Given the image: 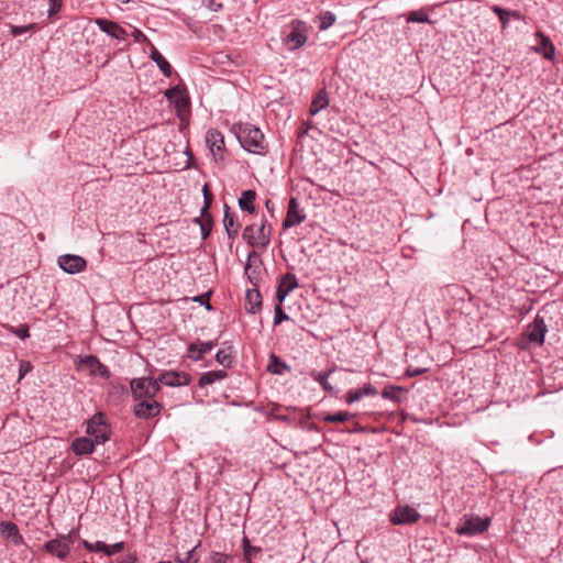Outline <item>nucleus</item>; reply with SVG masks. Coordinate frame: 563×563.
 <instances>
[{
	"label": "nucleus",
	"instance_id": "obj_1",
	"mask_svg": "<svg viewBox=\"0 0 563 563\" xmlns=\"http://www.w3.org/2000/svg\"><path fill=\"white\" fill-rule=\"evenodd\" d=\"M236 135L243 148L250 153L263 154L266 145L262 131L250 124L240 123L236 125Z\"/></svg>",
	"mask_w": 563,
	"mask_h": 563
},
{
	"label": "nucleus",
	"instance_id": "obj_2",
	"mask_svg": "<svg viewBox=\"0 0 563 563\" xmlns=\"http://www.w3.org/2000/svg\"><path fill=\"white\" fill-rule=\"evenodd\" d=\"M243 240L253 247L265 249L271 243V229L267 220L263 219L260 225H246L242 233Z\"/></svg>",
	"mask_w": 563,
	"mask_h": 563
},
{
	"label": "nucleus",
	"instance_id": "obj_3",
	"mask_svg": "<svg viewBox=\"0 0 563 563\" xmlns=\"http://www.w3.org/2000/svg\"><path fill=\"white\" fill-rule=\"evenodd\" d=\"M490 526V518L484 519L474 515H464L455 528V532L460 536L482 534Z\"/></svg>",
	"mask_w": 563,
	"mask_h": 563
},
{
	"label": "nucleus",
	"instance_id": "obj_4",
	"mask_svg": "<svg viewBox=\"0 0 563 563\" xmlns=\"http://www.w3.org/2000/svg\"><path fill=\"white\" fill-rule=\"evenodd\" d=\"M130 386L134 398L140 400H154L161 389L158 380L152 377L134 378Z\"/></svg>",
	"mask_w": 563,
	"mask_h": 563
},
{
	"label": "nucleus",
	"instance_id": "obj_5",
	"mask_svg": "<svg viewBox=\"0 0 563 563\" xmlns=\"http://www.w3.org/2000/svg\"><path fill=\"white\" fill-rule=\"evenodd\" d=\"M86 432L97 444H103L110 438V427L103 412L95 413L87 422Z\"/></svg>",
	"mask_w": 563,
	"mask_h": 563
},
{
	"label": "nucleus",
	"instance_id": "obj_6",
	"mask_svg": "<svg viewBox=\"0 0 563 563\" xmlns=\"http://www.w3.org/2000/svg\"><path fill=\"white\" fill-rule=\"evenodd\" d=\"M290 26L291 32L285 37V43L290 49H297L306 44L308 27L301 20H292Z\"/></svg>",
	"mask_w": 563,
	"mask_h": 563
},
{
	"label": "nucleus",
	"instance_id": "obj_7",
	"mask_svg": "<svg viewBox=\"0 0 563 563\" xmlns=\"http://www.w3.org/2000/svg\"><path fill=\"white\" fill-rule=\"evenodd\" d=\"M419 519L420 514L410 506H398L390 515V521L394 525H411L417 522Z\"/></svg>",
	"mask_w": 563,
	"mask_h": 563
},
{
	"label": "nucleus",
	"instance_id": "obj_8",
	"mask_svg": "<svg viewBox=\"0 0 563 563\" xmlns=\"http://www.w3.org/2000/svg\"><path fill=\"white\" fill-rule=\"evenodd\" d=\"M58 266L68 274H77L82 272L87 266V261L74 254L60 255L57 260Z\"/></svg>",
	"mask_w": 563,
	"mask_h": 563
},
{
	"label": "nucleus",
	"instance_id": "obj_9",
	"mask_svg": "<svg viewBox=\"0 0 563 563\" xmlns=\"http://www.w3.org/2000/svg\"><path fill=\"white\" fill-rule=\"evenodd\" d=\"M70 543H71L70 536H67V537L63 536L60 538H56V539H52V540L47 541L44 544V549L48 553L56 555L58 559L63 560L69 553Z\"/></svg>",
	"mask_w": 563,
	"mask_h": 563
},
{
	"label": "nucleus",
	"instance_id": "obj_10",
	"mask_svg": "<svg viewBox=\"0 0 563 563\" xmlns=\"http://www.w3.org/2000/svg\"><path fill=\"white\" fill-rule=\"evenodd\" d=\"M157 380L158 384L179 387L189 385L191 377L186 372L165 371L158 376Z\"/></svg>",
	"mask_w": 563,
	"mask_h": 563
},
{
	"label": "nucleus",
	"instance_id": "obj_11",
	"mask_svg": "<svg viewBox=\"0 0 563 563\" xmlns=\"http://www.w3.org/2000/svg\"><path fill=\"white\" fill-rule=\"evenodd\" d=\"M306 219V214L302 212V210L299 207V202L296 198H290L287 216L285 220L283 221V228L289 229L291 227H295L297 224H300Z\"/></svg>",
	"mask_w": 563,
	"mask_h": 563
},
{
	"label": "nucleus",
	"instance_id": "obj_12",
	"mask_svg": "<svg viewBox=\"0 0 563 563\" xmlns=\"http://www.w3.org/2000/svg\"><path fill=\"white\" fill-rule=\"evenodd\" d=\"M162 405L156 400H141L133 409L134 415L141 419H150L159 415Z\"/></svg>",
	"mask_w": 563,
	"mask_h": 563
},
{
	"label": "nucleus",
	"instance_id": "obj_13",
	"mask_svg": "<svg viewBox=\"0 0 563 563\" xmlns=\"http://www.w3.org/2000/svg\"><path fill=\"white\" fill-rule=\"evenodd\" d=\"M206 142L214 159H222L224 152V137L222 133L217 130H209L206 135Z\"/></svg>",
	"mask_w": 563,
	"mask_h": 563
},
{
	"label": "nucleus",
	"instance_id": "obj_14",
	"mask_svg": "<svg viewBox=\"0 0 563 563\" xmlns=\"http://www.w3.org/2000/svg\"><path fill=\"white\" fill-rule=\"evenodd\" d=\"M95 23L99 26V29L102 32L107 33L108 35H110L113 38L125 40L128 36V32L125 31V29H123L121 25H119L114 21L102 19V18H97L95 20Z\"/></svg>",
	"mask_w": 563,
	"mask_h": 563
},
{
	"label": "nucleus",
	"instance_id": "obj_15",
	"mask_svg": "<svg viewBox=\"0 0 563 563\" xmlns=\"http://www.w3.org/2000/svg\"><path fill=\"white\" fill-rule=\"evenodd\" d=\"M545 324L543 319L537 317L527 328L525 331L526 338L537 344H542L544 340V333H545Z\"/></svg>",
	"mask_w": 563,
	"mask_h": 563
},
{
	"label": "nucleus",
	"instance_id": "obj_16",
	"mask_svg": "<svg viewBox=\"0 0 563 563\" xmlns=\"http://www.w3.org/2000/svg\"><path fill=\"white\" fill-rule=\"evenodd\" d=\"M80 365L86 368L90 375H99L103 378L110 376L109 369L95 355H87L80 360Z\"/></svg>",
	"mask_w": 563,
	"mask_h": 563
},
{
	"label": "nucleus",
	"instance_id": "obj_17",
	"mask_svg": "<svg viewBox=\"0 0 563 563\" xmlns=\"http://www.w3.org/2000/svg\"><path fill=\"white\" fill-rule=\"evenodd\" d=\"M165 97L168 101L173 102L178 111H187L189 108V100L185 96L184 90L179 86L172 87L165 91Z\"/></svg>",
	"mask_w": 563,
	"mask_h": 563
},
{
	"label": "nucleus",
	"instance_id": "obj_18",
	"mask_svg": "<svg viewBox=\"0 0 563 563\" xmlns=\"http://www.w3.org/2000/svg\"><path fill=\"white\" fill-rule=\"evenodd\" d=\"M298 287L297 278L294 274L287 273L283 276L277 290H276V299L279 303H282L288 294Z\"/></svg>",
	"mask_w": 563,
	"mask_h": 563
},
{
	"label": "nucleus",
	"instance_id": "obj_19",
	"mask_svg": "<svg viewBox=\"0 0 563 563\" xmlns=\"http://www.w3.org/2000/svg\"><path fill=\"white\" fill-rule=\"evenodd\" d=\"M214 346L212 341L208 342H195L188 346V357L194 361L202 360L203 355L210 352Z\"/></svg>",
	"mask_w": 563,
	"mask_h": 563
},
{
	"label": "nucleus",
	"instance_id": "obj_20",
	"mask_svg": "<svg viewBox=\"0 0 563 563\" xmlns=\"http://www.w3.org/2000/svg\"><path fill=\"white\" fill-rule=\"evenodd\" d=\"M95 440L92 438H77L71 443V450L76 455L90 454L95 450Z\"/></svg>",
	"mask_w": 563,
	"mask_h": 563
},
{
	"label": "nucleus",
	"instance_id": "obj_21",
	"mask_svg": "<svg viewBox=\"0 0 563 563\" xmlns=\"http://www.w3.org/2000/svg\"><path fill=\"white\" fill-rule=\"evenodd\" d=\"M223 225L229 239L233 240L238 236L240 224L235 220V216L230 213L228 205L224 206Z\"/></svg>",
	"mask_w": 563,
	"mask_h": 563
},
{
	"label": "nucleus",
	"instance_id": "obj_22",
	"mask_svg": "<svg viewBox=\"0 0 563 563\" xmlns=\"http://www.w3.org/2000/svg\"><path fill=\"white\" fill-rule=\"evenodd\" d=\"M376 394V388L371 384H366L361 389L349 390L345 395V400L347 404H353L355 401H358L363 396H375Z\"/></svg>",
	"mask_w": 563,
	"mask_h": 563
},
{
	"label": "nucleus",
	"instance_id": "obj_23",
	"mask_svg": "<svg viewBox=\"0 0 563 563\" xmlns=\"http://www.w3.org/2000/svg\"><path fill=\"white\" fill-rule=\"evenodd\" d=\"M246 310L250 313H256L262 306V296L257 289H247L245 295Z\"/></svg>",
	"mask_w": 563,
	"mask_h": 563
},
{
	"label": "nucleus",
	"instance_id": "obj_24",
	"mask_svg": "<svg viewBox=\"0 0 563 563\" xmlns=\"http://www.w3.org/2000/svg\"><path fill=\"white\" fill-rule=\"evenodd\" d=\"M151 59L156 63L157 67L161 69L165 77H169L172 75L170 64L164 58V56L153 44H151Z\"/></svg>",
	"mask_w": 563,
	"mask_h": 563
},
{
	"label": "nucleus",
	"instance_id": "obj_25",
	"mask_svg": "<svg viewBox=\"0 0 563 563\" xmlns=\"http://www.w3.org/2000/svg\"><path fill=\"white\" fill-rule=\"evenodd\" d=\"M256 198V192L252 189H247V190H244L241 195V197L239 198V207L242 209V210H245L247 211L249 213H254L255 212V206H254V200Z\"/></svg>",
	"mask_w": 563,
	"mask_h": 563
},
{
	"label": "nucleus",
	"instance_id": "obj_26",
	"mask_svg": "<svg viewBox=\"0 0 563 563\" xmlns=\"http://www.w3.org/2000/svg\"><path fill=\"white\" fill-rule=\"evenodd\" d=\"M227 377V373L224 371H210L203 373L198 382V385L203 388L208 385L213 384L214 382L221 380Z\"/></svg>",
	"mask_w": 563,
	"mask_h": 563
},
{
	"label": "nucleus",
	"instance_id": "obj_27",
	"mask_svg": "<svg viewBox=\"0 0 563 563\" xmlns=\"http://www.w3.org/2000/svg\"><path fill=\"white\" fill-rule=\"evenodd\" d=\"M405 391V389L400 386H393L388 385L386 386L382 391V397L384 399H389L395 402H401V394Z\"/></svg>",
	"mask_w": 563,
	"mask_h": 563
},
{
	"label": "nucleus",
	"instance_id": "obj_28",
	"mask_svg": "<svg viewBox=\"0 0 563 563\" xmlns=\"http://www.w3.org/2000/svg\"><path fill=\"white\" fill-rule=\"evenodd\" d=\"M328 104H329V100L327 98V93H325V91L322 90L312 100L310 110H309L310 114L316 115L320 110L328 107Z\"/></svg>",
	"mask_w": 563,
	"mask_h": 563
},
{
	"label": "nucleus",
	"instance_id": "obj_29",
	"mask_svg": "<svg viewBox=\"0 0 563 563\" xmlns=\"http://www.w3.org/2000/svg\"><path fill=\"white\" fill-rule=\"evenodd\" d=\"M288 365L280 361L275 354H271L269 364L267 365V371L272 374L280 375L284 371H288Z\"/></svg>",
	"mask_w": 563,
	"mask_h": 563
},
{
	"label": "nucleus",
	"instance_id": "obj_30",
	"mask_svg": "<svg viewBox=\"0 0 563 563\" xmlns=\"http://www.w3.org/2000/svg\"><path fill=\"white\" fill-rule=\"evenodd\" d=\"M201 229V234L203 239H207L210 235L212 229V217L210 213H202L201 217L195 220Z\"/></svg>",
	"mask_w": 563,
	"mask_h": 563
},
{
	"label": "nucleus",
	"instance_id": "obj_31",
	"mask_svg": "<svg viewBox=\"0 0 563 563\" xmlns=\"http://www.w3.org/2000/svg\"><path fill=\"white\" fill-rule=\"evenodd\" d=\"M445 292L453 298L465 300L470 297V291L460 285H449L445 287Z\"/></svg>",
	"mask_w": 563,
	"mask_h": 563
},
{
	"label": "nucleus",
	"instance_id": "obj_32",
	"mask_svg": "<svg viewBox=\"0 0 563 563\" xmlns=\"http://www.w3.org/2000/svg\"><path fill=\"white\" fill-rule=\"evenodd\" d=\"M318 19L320 21L319 30L325 31L332 26L336 20L335 15L331 11H322Z\"/></svg>",
	"mask_w": 563,
	"mask_h": 563
},
{
	"label": "nucleus",
	"instance_id": "obj_33",
	"mask_svg": "<svg viewBox=\"0 0 563 563\" xmlns=\"http://www.w3.org/2000/svg\"><path fill=\"white\" fill-rule=\"evenodd\" d=\"M352 417H353V415H351L347 411H340V412L325 415L323 417V421H325V422H345V421L350 420Z\"/></svg>",
	"mask_w": 563,
	"mask_h": 563
},
{
	"label": "nucleus",
	"instance_id": "obj_34",
	"mask_svg": "<svg viewBox=\"0 0 563 563\" xmlns=\"http://www.w3.org/2000/svg\"><path fill=\"white\" fill-rule=\"evenodd\" d=\"M537 36L540 37V44L543 46V56L548 59H552L554 56L553 45L550 43L549 38L540 32L537 33Z\"/></svg>",
	"mask_w": 563,
	"mask_h": 563
},
{
	"label": "nucleus",
	"instance_id": "obj_35",
	"mask_svg": "<svg viewBox=\"0 0 563 563\" xmlns=\"http://www.w3.org/2000/svg\"><path fill=\"white\" fill-rule=\"evenodd\" d=\"M1 531L5 534L7 538H20L19 529L12 521L1 522Z\"/></svg>",
	"mask_w": 563,
	"mask_h": 563
},
{
	"label": "nucleus",
	"instance_id": "obj_36",
	"mask_svg": "<svg viewBox=\"0 0 563 563\" xmlns=\"http://www.w3.org/2000/svg\"><path fill=\"white\" fill-rule=\"evenodd\" d=\"M36 30H37L36 23H30V24L23 25V26L10 25V33L14 37L20 36L26 32L36 31Z\"/></svg>",
	"mask_w": 563,
	"mask_h": 563
},
{
	"label": "nucleus",
	"instance_id": "obj_37",
	"mask_svg": "<svg viewBox=\"0 0 563 563\" xmlns=\"http://www.w3.org/2000/svg\"><path fill=\"white\" fill-rule=\"evenodd\" d=\"M492 10L498 15L503 29H505L510 20V11H507L498 5L492 7Z\"/></svg>",
	"mask_w": 563,
	"mask_h": 563
},
{
	"label": "nucleus",
	"instance_id": "obj_38",
	"mask_svg": "<svg viewBox=\"0 0 563 563\" xmlns=\"http://www.w3.org/2000/svg\"><path fill=\"white\" fill-rule=\"evenodd\" d=\"M216 361L223 366H230L232 363L231 352L219 350L216 354Z\"/></svg>",
	"mask_w": 563,
	"mask_h": 563
},
{
	"label": "nucleus",
	"instance_id": "obj_39",
	"mask_svg": "<svg viewBox=\"0 0 563 563\" xmlns=\"http://www.w3.org/2000/svg\"><path fill=\"white\" fill-rule=\"evenodd\" d=\"M333 373V369H329L327 372H321V373H318L317 375L313 376L314 380H317L318 383H320V385L325 389V390H331L332 387L330 386V384L328 383V377Z\"/></svg>",
	"mask_w": 563,
	"mask_h": 563
},
{
	"label": "nucleus",
	"instance_id": "obj_40",
	"mask_svg": "<svg viewBox=\"0 0 563 563\" xmlns=\"http://www.w3.org/2000/svg\"><path fill=\"white\" fill-rule=\"evenodd\" d=\"M407 22H419V23H427L430 22L429 15L426 14L422 11H412L409 13L407 18Z\"/></svg>",
	"mask_w": 563,
	"mask_h": 563
},
{
	"label": "nucleus",
	"instance_id": "obj_41",
	"mask_svg": "<svg viewBox=\"0 0 563 563\" xmlns=\"http://www.w3.org/2000/svg\"><path fill=\"white\" fill-rule=\"evenodd\" d=\"M84 547L88 550V551H91V552H103L106 551L107 549V544L102 541H97L95 544L88 542V541H84Z\"/></svg>",
	"mask_w": 563,
	"mask_h": 563
},
{
	"label": "nucleus",
	"instance_id": "obj_42",
	"mask_svg": "<svg viewBox=\"0 0 563 563\" xmlns=\"http://www.w3.org/2000/svg\"><path fill=\"white\" fill-rule=\"evenodd\" d=\"M274 312H275V316H274V324L275 325L289 319L288 314L282 309L280 305L275 306Z\"/></svg>",
	"mask_w": 563,
	"mask_h": 563
},
{
	"label": "nucleus",
	"instance_id": "obj_43",
	"mask_svg": "<svg viewBox=\"0 0 563 563\" xmlns=\"http://www.w3.org/2000/svg\"><path fill=\"white\" fill-rule=\"evenodd\" d=\"M202 191H203V198H205L203 202L205 203H203V207L201 209V212L202 213H209L208 209L210 208L211 202H212V194L209 191L207 185H205Z\"/></svg>",
	"mask_w": 563,
	"mask_h": 563
},
{
	"label": "nucleus",
	"instance_id": "obj_44",
	"mask_svg": "<svg viewBox=\"0 0 563 563\" xmlns=\"http://www.w3.org/2000/svg\"><path fill=\"white\" fill-rule=\"evenodd\" d=\"M124 548V542H118V543H114L112 545H108L107 544V549L104 551V554L108 555V556H111L115 553H119L123 550Z\"/></svg>",
	"mask_w": 563,
	"mask_h": 563
},
{
	"label": "nucleus",
	"instance_id": "obj_45",
	"mask_svg": "<svg viewBox=\"0 0 563 563\" xmlns=\"http://www.w3.org/2000/svg\"><path fill=\"white\" fill-rule=\"evenodd\" d=\"M243 549H244V555H245L246 560H249V561L252 558V552H258L260 551L258 548L251 547L250 540L246 537L243 539Z\"/></svg>",
	"mask_w": 563,
	"mask_h": 563
},
{
	"label": "nucleus",
	"instance_id": "obj_46",
	"mask_svg": "<svg viewBox=\"0 0 563 563\" xmlns=\"http://www.w3.org/2000/svg\"><path fill=\"white\" fill-rule=\"evenodd\" d=\"M12 332L22 340L30 336L29 327L25 324H21L18 328H12Z\"/></svg>",
	"mask_w": 563,
	"mask_h": 563
},
{
	"label": "nucleus",
	"instance_id": "obj_47",
	"mask_svg": "<svg viewBox=\"0 0 563 563\" xmlns=\"http://www.w3.org/2000/svg\"><path fill=\"white\" fill-rule=\"evenodd\" d=\"M33 366L27 361H21L19 365V379H22L27 373L32 371Z\"/></svg>",
	"mask_w": 563,
	"mask_h": 563
},
{
	"label": "nucleus",
	"instance_id": "obj_48",
	"mask_svg": "<svg viewBox=\"0 0 563 563\" xmlns=\"http://www.w3.org/2000/svg\"><path fill=\"white\" fill-rule=\"evenodd\" d=\"M210 292L197 296L194 298V301L199 302L200 305L205 306L207 310H211L212 307L209 302Z\"/></svg>",
	"mask_w": 563,
	"mask_h": 563
},
{
	"label": "nucleus",
	"instance_id": "obj_49",
	"mask_svg": "<svg viewBox=\"0 0 563 563\" xmlns=\"http://www.w3.org/2000/svg\"><path fill=\"white\" fill-rule=\"evenodd\" d=\"M427 371H428V368H426V367L408 366V368L406 369V375L408 377H415V376H419L421 374H424Z\"/></svg>",
	"mask_w": 563,
	"mask_h": 563
},
{
	"label": "nucleus",
	"instance_id": "obj_50",
	"mask_svg": "<svg viewBox=\"0 0 563 563\" xmlns=\"http://www.w3.org/2000/svg\"><path fill=\"white\" fill-rule=\"evenodd\" d=\"M196 549H197V547H195L194 549L189 550L186 553V558L184 559L185 563H198L199 562V559L196 556Z\"/></svg>",
	"mask_w": 563,
	"mask_h": 563
},
{
	"label": "nucleus",
	"instance_id": "obj_51",
	"mask_svg": "<svg viewBox=\"0 0 563 563\" xmlns=\"http://www.w3.org/2000/svg\"><path fill=\"white\" fill-rule=\"evenodd\" d=\"M210 563H227V555L214 552L209 558Z\"/></svg>",
	"mask_w": 563,
	"mask_h": 563
},
{
	"label": "nucleus",
	"instance_id": "obj_52",
	"mask_svg": "<svg viewBox=\"0 0 563 563\" xmlns=\"http://www.w3.org/2000/svg\"><path fill=\"white\" fill-rule=\"evenodd\" d=\"M547 563H562L561 552L553 550L547 558Z\"/></svg>",
	"mask_w": 563,
	"mask_h": 563
},
{
	"label": "nucleus",
	"instance_id": "obj_53",
	"mask_svg": "<svg viewBox=\"0 0 563 563\" xmlns=\"http://www.w3.org/2000/svg\"><path fill=\"white\" fill-rule=\"evenodd\" d=\"M131 35L134 37V40H135L136 42H141V41H143V42H148V44H150V45L152 44V43L148 41V38L146 37V35H145L141 30H139V29H135V30L132 32V34H131Z\"/></svg>",
	"mask_w": 563,
	"mask_h": 563
},
{
	"label": "nucleus",
	"instance_id": "obj_54",
	"mask_svg": "<svg viewBox=\"0 0 563 563\" xmlns=\"http://www.w3.org/2000/svg\"><path fill=\"white\" fill-rule=\"evenodd\" d=\"M206 5L208 9H210L211 11H214V12L222 9V3H219L216 0H207Z\"/></svg>",
	"mask_w": 563,
	"mask_h": 563
},
{
	"label": "nucleus",
	"instance_id": "obj_55",
	"mask_svg": "<svg viewBox=\"0 0 563 563\" xmlns=\"http://www.w3.org/2000/svg\"><path fill=\"white\" fill-rule=\"evenodd\" d=\"M49 1H51V9L48 11V14L53 15L54 13H56L59 10L62 0H49Z\"/></svg>",
	"mask_w": 563,
	"mask_h": 563
},
{
	"label": "nucleus",
	"instance_id": "obj_56",
	"mask_svg": "<svg viewBox=\"0 0 563 563\" xmlns=\"http://www.w3.org/2000/svg\"><path fill=\"white\" fill-rule=\"evenodd\" d=\"M265 207H266L267 211L271 212V214H273L274 209H273V203L271 200L265 201Z\"/></svg>",
	"mask_w": 563,
	"mask_h": 563
},
{
	"label": "nucleus",
	"instance_id": "obj_57",
	"mask_svg": "<svg viewBox=\"0 0 563 563\" xmlns=\"http://www.w3.org/2000/svg\"><path fill=\"white\" fill-rule=\"evenodd\" d=\"M520 19L521 14L518 11H510V18Z\"/></svg>",
	"mask_w": 563,
	"mask_h": 563
},
{
	"label": "nucleus",
	"instance_id": "obj_58",
	"mask_svg": "<svg viewBox=\"0 0 563 563\" xmlns=\"http://www.w3.org/2000/svg\"><path fill=\"white\" fill-rule=\"evenodd\" d=\"M175 562H176V563H185V562H184V559H181V558H179V556H177V558H176Z\"/></svg>",
	"mask_w": 563,
	"mask_h": 563
},
{
	"label": "nucleus",
	"instance_id": "obj_59",
	"mask_svg": "<svg viewBox=\"0 0 563 563\" xmlns=\"http://www.w3.org/2000/svg\"><path fill=\"white\" fill-rule=\"evenodd\" d=\"M254 276V273H251V275L249 274V279H251V282L255 285V283L253 282V277Z\"/></svg>",
	"mask_w": 563,
	"mask_h": 563
},
{
	"label": "nucleus",
	"instance_id": "obj_60",
	"mask_svg": "<svg viewBox=\"0 0 563 563\" xmlns=\"http://www.w3.org/2000/svg\"><path fill=\"white\" fill-rule=\"evenodd\" d=\"M254 276V273H251V275L249 274V279H251V282L255 285V283L253 282V277Z\"/></svg>",
	"mask_w": 563,
	"mask_h": 563
},
{
	"label": "nucleus",
	"instance_id": "obj_61",
	"mask_svg": "<svg viewBox=\"0 0 563 563\" xmlns=\"http://www.w3.org/2000/svg\"><path fill=\"white\" fill-rule=\"evenodd\" d=\"M250 269H251V265H250V264H247V265H246V267H245V271H246V273H247V274H249V271H250Z\"/></svg>",
	"mask_w": 563,
	"mask_h": 563
},
{
	"label": "nucleus",
	"instance_id": "obj_62",
	"mask_svg": "<svg viewBox=\"0 0 563 563\" xmlns=\"http://www.w3.org/2000/svg\"><path fill=\"white\" fill-rule=\"evenodd\" d=\"M119 1L122 2V3H129L130 2V0H119Z\"/></svg>",
	"mask_w": 563,
	"mask_h": 563
},
{
	"label": "nucleus",
	"instance_id": "obj_63",
	"mask_svg": "<svg viewBox=\"0 0 563 563\" xmlns=\"http://www.w3.org/2000/svg\"><path fill=\"white\" fill-rule=\"evenodd\" d=\"M123 563H135L134 560H130L129 562H123Z\"/></svg>",
	"mask_w": 563,
	"mask_h": 563
},
{
	"label": "nucleus",
	"instance_id": "obj_64",
	"mask_svg": "<svg viewBox=\"0 0 563 563\" xmlns=\"http://www.w3.org/2000/svg\"><path fill=\"white\" fill-rule=\"evenodd\" d=\"M362 563H369V562H367V561H363Z\"/></svg>",
	"mask_w": 563,
	"mask_h": 563
}]
</instances>
